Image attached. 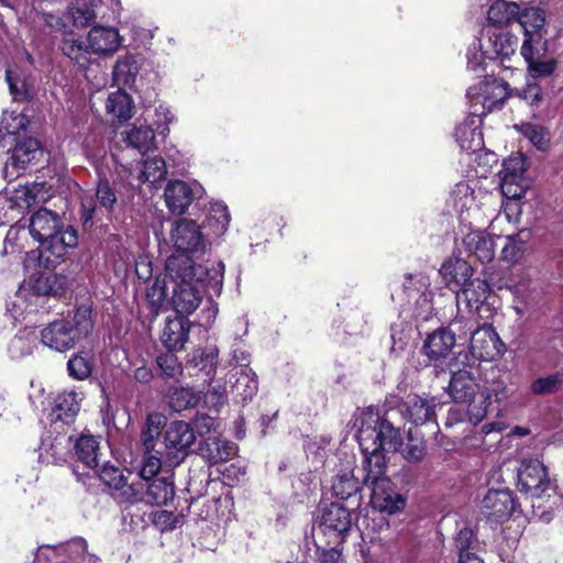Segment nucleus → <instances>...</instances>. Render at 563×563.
I'll list each match as a JSON object with an SVG mask.
<instances>
[{"mask_svg":"<svg viewBox=\"0 0 563 563\" xmlns=\"http://www.w3.org/2000/svg\"><path fill=\"white\" fill-rule=\"evenodd\" d=\"M450 205L465 227H478L484 224L483 214L476 203L474 189L467 183L455 185L450 196Z\"/></svg>","mask_w":563,"mask_h":563,"instance_id":"12","label":"nucleus"},{"mask_svg":"<svg viewBox=\"0 0 563 563\" xmlns=\"http://www.w3.org/2000/svg\"><path fill=\"white\" fill-rule=\"evenodd\" d=\"M453 336V339L462 340L466 339L467 335L475 330L474 321L471 318H466L464 316H456L449 324L448 328Z\"/></svg>","mask_w":563,"mask_h":563,"instance_id":"62","label":"nucleus"},{"mask_svg":"<svg viewBox=\"0 0 563 563\" xmlns=\"http://www.w3.org/2000/svg\"><path fill=\"white\" fill-rule=\"evenodd\" d=\"M60 49L65 56L79 66H86L90 62V55L92 54V51L88 47V42H84L75 36L63 38Z\"/></svg>","mask_w":563,"mask_h":563,"instance_id":"46","label":"nucleus"},{"mask_svg":"<svg viewBox=\"0 0 563 563\" xmlns=\"http://www.w3.org/2000/svg\"><path fill=\"white\" fill-rule=\"evenodd\" d=\"M101 0H73L67 14L73 25L78 29L90 26L97 19V8Z\"/></svg>","mask_w":563,"mask_h":563,"instance_id":"38","label":"nucleus"},{"mask_svg":"<svg viewBox=\"0 0 563 563\" xmlns=\"http://www.w3.org/2000/svg\"><path fill=\"white\" fill-rule=\"evenodd\" d=\"M5 77L14 100L25 101L33 97V88L26 79L15 75L12 70H7Z\"/></svg>","mask_w":563,"mask_h":563,"instance_id":"59","label":"nucleus"},{"mask_svg":"<svg viewBox=\"0 0 563 563\" xmlns=\"http://www.w3.org/2000/svg\"><path fill=\"white\" fill-rule=\"evenodd\" d=\"M519 7L515 2L495 1L487 11V20L494 26H503L516 21Z\"/></svg>","mask_w":563,"mask_h":563,"instance_id":"45","label":"nucleus"},{"mask_svg":"<svg viewBox=\"0 0 563 563\" xmlns=\"http://www.w3.org/2000/svg\"><path fill=\"white\" fill-rule=\"evenodd\" d=\"M99 478L109 487L120 489L124 487V476L120 468L111 465L110 463H104L101 466L98 465L97 468H91Z\"/></svg>","mask_w":563,"mask_h":563,"instance_id":"60","label":"nucleus"},{"mask_svg":"<svg viewBox=\"0 0 563 563\" xmlns=\"http://www.w3.org/2000/svg\"><path fill=\"white\" fill-rule=\"evenodd\" d=\"M87 550V543L84 539H74L67 543L58 545H41L36 552V561H51L53 559L67 555V556H79Z\"/></svg>","mask_w":563,"mask_h":563,"instance_id":"39","label":"nucleus"},{"mask_svg":"<svg viewBox=\"0 0 563 563\" xmlns=\"http://www.w3.org/2000/svg\"><path fill=\"white\" fill-rule=\"evenodd\" d=\"M170 239L177 252L173 256L187 257L192 262L190 255L202 253L205 250L200 227L190 219L181 218L175 221Z\"/></svg>","mask_w":563,"mask_h":563,"instance_id":"9","label":"nucleus"},{"mask_svg":"<svg viewBox=\"0 0 563 563\" xmlns=\"http://www.w3.org/2000/svg\"><path fill=\"white\" fill-rule=\"evenodd\" d=\"M518 488L540 499L551 489V481L547 467L539 460H523L518 468Z\"/></svg>","mask_w":563,"mask_h":563,"instance_id":"11","label":"nucleus"},{"mask_svg":"<svg viewBox=\"0 0 563 563\" xmlns=\"http://www.w3.org/2000/svg\"><path fill=\"white\" fill-rule=\"evenodd\" d=\"M69 376L75 379L84 380L91 375L92 362L88 353L79 352L75 354L67 363Z\"/></svg>","mask_w":563,"mask_h":563,"instance_id":"56","label":"nucleus"},{"mask_svg":"<svg viewBox=\"0 0 563 563\" xmlns=\"http://www.w3.org/2000/svg\"><path fill=\"white\" fill-rule=\"evenodd\" d=\"M88 47L97 56H112L121 46L122 37L118 29L106 25H93L87 34Z\"/></svg>","mask_w":563,"mask_h":563,"instance_id":"19","label":"nucleus"},{"mask_svg":"<svg viewBox=\"0 0 563 563\" xmlns=\"http://www.w3.org/2000/svg\"><path fill=\"white\" fill-rule=\"evenodd\" d=\"M196 441V433L185 421H173L164 434L166 454L172 464H179Z\"/></svg>","mask_w":563,"mask_h":563,"instance_id":"14","label":"nucleus"},{"mask_svg":"<svg viewBox=\"0 0 563 563\" xmlns=\"http://www.w3.org/2000/svg\"><path fill=\"white\" fill-rule=\"evenodd\" d=\"M352 527V512L341 504L332 503L321 509L313 526V536H322L328 544L339 545Z\"/></svg>","mask_w":563,"mask_h":563,"instance_id":"8","label":"nucleus"},{"mask_svg":"<svg viewBox=\"0 0 563 563\" xmlns=\"http://www.w3.org/2000/svg\"><path fill=\"white\" fill-rule=\"evenodd\" d=\"M81 394L76 390H64L54 399L53 416L63 423H70L80 409Z\"/></svg>","mask_w":563,"mask_h":563,"instance_id":"33","label":"nucleus"},{"mask_svg":"<svg viewBox=\"0 0 563 563\" xmlns=\"http://www.w3.org/2000/svg\"><path fill=\"white\" fill-rule=\"evenodd\" d=\"M439 274L449 288L460 290L472 278L473 268L466 261L451 257L441 265Z\"/></svg>","mask_w":563,"mask_h":563,"instance_id":"28","label":"nucleus"},{"mask_svg":"<svg viewBox=\"0 0 563 563\" xmlns=\"http://www.w3.org/2000/svg\"><path fill=\"white\" fill-rule=\"evenodd\" d=\"M431 282L423 274H408L402 284L391 292L393 301L405 320L422 322L433 316Z\"/></svg>","mask_w":563,"mask_h":563,"instance_id":"4","label":"nucleus"},{"mask_svg":"<svg viewBox=\"0 0 563 563\" xmlns=\"http://www.w3.org/2000/svg\"><path fill=\"white\" fill-rule=\"evenodd\" d=\"M478 390L479 384L468 368H451L448 394L455 402H473Z\"/></svg>","mask_w":563,"mask_h":563,"instance_id":"20","label":"nucleus"},{"mask_svg":"<svg viewBox=\"0 0 563 563\" xmlns=\"http://www.w3.org/2000/svg\"><path fill=\"white\" fill-rule=\"evenodd\" d=\"M404 413L415 424H423L434 418V400L409 395L404 404Z\"/></svg>","mask_w":563,"mask_h":563,"instance_id":"37","label":"nucleus"},{"mask_svg":"<svg viewBox=\"0 0 563 563\" xmlns=\"http://www.w3.org/2000/svg\"><path fill=\"white\" fill-rule=\"evenodd\" d=\"M16 191H22L24 203L29 209L34 203L45 202L52 197V186L46 185L44 181H34L31 185L21 186L15 188Z\"/></svg>","mask_w":563,"mask_h":563,"instance_id":"53","label":"nucleus"},{"mask_svg":"<svg viewBox=\"0 0 563 563\" xmlns=\"http://www.w3.org/2000/svg\"><path fill=\"white\" fill-rule=\"evenodd\" d=\"M139 74V66L132 55L119 58L113 67L112 77L118 87L134 88Z\"/></svg>","mask_w":563,"mask_h":563,"instance_id":"43","label":"nucleus"},{"mask_svg":"<svg viewBox=\"0 0 563 563\" xmlns=\"http://www.w3.org/2000/svg\"><path fill=\"white\" fill-rule=\"evenodd\" d=\"M391 334V351L399 353L406 349L411 339V329L404 327V324H394L390 329Z\"/></svg>","mask_w":563,"mask_h":563,"instance_id":"64","label":"nucleus"},{"mask_svg":"<svg viewBox=\"0 0 563 563\" xmlns=\"http://www.w3.org/2000/svg\"><path fill=\"white\" fill-rule=\"evenodd\" d=\"M174 482L169 477H159L152 482L146 481L145 504L166 506L174 499Z\"/></svg>","mask_w":563,"mask_h":563,"instance_id":"40","label":"nucleus"},{"mask_svg":"<svg viewBox=\"0 0 563 563\" xmlns=\"http://www.w3.org/2000/svg\"><path fill=\"white\" fill-rule=\"evenodd\" d=\"M25 289V287L20 286L13 298L7 302V311L15 321H19L25 313H31L37 308L38 302Z\"/></svg>","mask_w":563,"mask_h":563,"instance_id":"47","label":"nucleus"},{"mask_svg":"<svg viewBox=\"0 0 563 563\" xmlns=\"http://www.w3.org/2000/svg\"><path fill=\"white\" fill-rule=\"evenodd\" d=\"M36 343V335L33 331H20L11 341L8 347L12 360H21L32 354Z\"/></svg>","mask_w":563,"mask_h":563,"instance_id":"49","label":"nucleus"},{"mask_svg":"<svg viewBox=\"0 0 563 563\" xmlns=\"http://www.w3.org/2000/svg\"><path fill=\"white\" fill-rule=\"evenodd\" d=\"M230 221V212L224 202L213 201L210 203L206 227L211 230L213 236H222L228 231Z\"/></svg>","mask_w":563,"mask_h":563,"instance_id":"44","label":"nucleus"},{"mask_svg":"<svg viewBox=\"0 0 563 563\" xmlns=\"http://www.w3.org/2000/svg\"><path fill=\"white\" fill-rule=\"evenodd\" d=\"M543 51L541 36L531 35L523 40L520 53L528 64L530 75L534 78L550 76L556 67L555 58L545 57Z\"/></svg>","mask_w":563,"mask_h":563,"instance_id":"17","label":"nucleus"},{"mask_svg":"<svg viewBox=\"0 0 563 563\" xmlns=\"http://www.w3.org/2000/svg\"><path fill=\"white\" fill-rule=\"evenodd\" d=\"M190 324L185 317L167 318L162 331V343L168 350H181L188 340Z\"/></svg>","mask_w":563,"mask_h":563,"instance_id":"30","label":"nucleus"},{"mask_svg":"<svg viewBox=\"0 0 563 563\" xmlns=\"http://www.w3.org/2000/svg\"><path fill=\"white\" fill-rule=\"evenodd\" d=\"M70 438L64 434L45 435L38 445V461L45 464H57L66 461L69 452Z\"/></svg>","mask_w":563,"mask_h":563,"instance_id":"24","label":"nucleus"},{"mask_svg":"<svg viewBox=\"0 0 563 563\" xmlns=\"http://www.w3.org/2000/svg\"><path fill=\"white\" fill-rule=\"evenodd\" d=\"M530 187L528 177L503 175L500 181L501 195L508 200H519Z\"/></svg>","mask_w":563,"mask_h":563,"instance_id":"54","label":"nucleus"},{"mask_svg":"<svg viewBox=\"0 0 563 563\" xmlns=\"http://www.w3.org/2000/svg\"><path fill=\"white\" fill-rule=\"evenodd\" d=\"M106 111L113 120L120 123L126 122L135 112L134 101L128 92L119 88L109 93L106 100Z\"/></svg>","mask_w":563,"mask_h":563,"instance_id":"35","label":"nucleus"},{"mask_svg":"<svg viewBox=\"0 0 563 563\" xmlns=\"http://www.w3.org/2000/svg\"><path fill=\"white\" fill-rule=\"evenodd\" d=\"M386 461L374 455L366 464H362L363 483L371 490V504L374 509L394 515L404 509L405 498L397 492L394 483L386 473Z\"/></svg>","mask_w":563,"mask_h":563,"instance_id":"5","label":"nucleus"},{"mask_svg":"<svg viewBox=\"0 0 563 563\" xmlns=\"http://www.w3.org/2000/svg\"><path fill=\"white\" fill-rule=\"evenodd\" d=\"M198 401L199 396L190 388H175L169 395V406L177 412L195 407Z\"/></svg>","mask_w":563,"mask_h":563,"instance_id":"57","label":"nucleus"},{"mask_svg":"<svg viewBox=\"0 0 563 563\" xmlns=\"http://www.w3.org/2000/svg\"><path fill=\"white\" fill-rule=\"evenodd\" d=\"M518 23L525 32V38L531 35L541 36L540 29L544 25L545 19L543 12L538 8L525 9L518 14Z\"/></svg>","mask_w":563,"mask_h":563,"instance_id":"51","label":"nucleus"},{"mask_svg":"<svg viewBox=\"0 0 563 563\" xmlns=\"http://www.w3.org/2000/svg\"><path fill=\"white\" fill-rule=\"evenodd\" d=\"M525 232H520L517 235L508 234L505 240V244L501 249V258L509 263H516L521 260L527 251L526 241L528 234L523 238Z\"/></svg>","mask_w":563,"mask_h":563,"instance_id":"52","label":"nucleus"},{"mask_svg":"<svg viewBox=\"0 0 563 563\" xmlns=\"http://www.w3.org/2000/svg\"><path fill=\"white\" fill-rule=\"evenodd\" d=\"M505 345L490 324L477 327L471 335L470 352L478 361H492L504 353Z\"/></svg>","mask_w":563,"mask_h":563,"instance_id":"16","label":"nucleus"},{"mask_svg":"<svg viewBox=\"0 0 563 563\" xmlns=\"http://www.w3.org/2000/svg\"><path fill=\"white\" fill-rule=\"evenodd\" d=\"M475 147L466 148L462 159L470 165L478 177H486L487 173L498 163L494 151L487 150L484 143H475Z\"/></svg>","mask_w":563,"mask_h":563,"instance_id":"31","label":"nucleus"},{"mask_svg":"<svg viewBox=\"0 0 563 563\" xmlns=\"http://www.w3.org/2000/svg\"><path fill=\"white\" fill-rule=\"evenodd\" d=\"M154 143H128L131 151H137L143 156V167L140 174V180L154 187L165 179L167 169L165 161L155 155Z\"/></svg>","mask_w":563,"mask_h":563,"instance_id":"18","label":"nucleus"},{"mask_svg":"<svg viewBox=\"0 0 563 563\" xmlns=\"http://www.w3.org/2000/svg\"><path fill=\"white\" fill-rule=\"evenodd\" d=\"M166 277L173 284L172 302L180 314H191L205 296L219 295L222 275L216 269L195 265L187 257L169 256L165 265Z\"/></svg>","mask_w":563,"mask_h":563,"instance_id":"1","label":"nucleus"},{"mask_svg":"<svg viewBox=\"0 0 563 563\" xmlns=\"http://www.w3.org/2000/svg\"><path fill=\"white\" fill-rule=\"evenodd\" d=\"M9 157L5 167L24 169L31 164H35L44 156V150L41 143H15L13 148L8 150Z\"/></svg>","mask_w":563,"mask_h":563,"instance_id":"32","label":"nucleus"},{"mask_svg":"<svg viewBox=\"0 0 563 563\" xmlns=\"http://www.w3.org/2000/svg\"><path fill=\"white\" fill-rule=\"evenodd\" d=\"M455 343L456 341L451 332L440 328L427 336L422 345V352L429 360L437 362L446 358Z\"/></svg>","mask_w":563,"mask_h":563,"instance_id":"27","label":"nucleus"},{"mask_svg":"<svg viewBox=\"0 0 563 563\" xmlns=\"http://www.w3.org/2000/svg\"><path fill=\"white\" fill-rule=\"evenodd\" d=\"M466 251L482 263H489L496 254L495 238L481 229L471 230L463 239Z\"/></svg>","mask_w":563,"mask_h":563,"instance_id":"22","label":"nucleus"},{"mask_svg":"<svg viewBox=\"0 0 563 563\" xmlns=\"http://www.w3.org/2000/svg\"><path fill=\"white\" fill-rule=\"evenodd\" d=\"M75 454L87 468H97L100 456V440L90 434H82L75 444Z\"/></svg>","mask_w":563,"mask_h":563,"instance_id":"41","label":"nucleus"},{"mask_svg":"<svg viewBox=\"0 0 563 563\" xmlns=\"http://www.w3.org/2000/svg\"><path fill=\"white\" fill-rule=\"evenodd\" d=\"M45 255L42 250L36 249L25 254L23 266L25 278L20 285L37 302L41 297L51 295L49 271L56 267L60 260Z\"/></svg>","mask_w":563,"mask_h":563,"instance_id":"7","label":"nucleus"},{"mask_svg":"<svg viewBox=\"0 0 563 563\" xmlns=\"http://www.w3.org/2000/svg\"><path fill=\"white\" fill-rule=\"evenodd\" d=\"M490 287L486 280L471 278L459 291H456V303L459 309L462 305L468 311H477L486 301Z\"/></svg>","mask_w":563,"mask_h":563,"instance_id":"23","label":"nucleus"},{"mask_svg":"<svg viewBox=\"0 0 563 563\" xmlns=\"http://www.w3.org/2000/svg\"><path fill=\"white\" fill-rule=\"evenodd\" d=\"M332 490L340 499H347L358 490V481L355 478L352 467L349 466L335 475Z\"/></svg>","mask_w":563,"mask_h":563,"instance_id":"48","label":"nucleus"},{"mask_svg":"<svg viewBox=\"0 0 563 563\" xmlns=\"http://www.w3.org/2000/svg\"><path fill=\"white\" fill-rule=\"evenodd\" d=\"M29 232L42 245L43 253L56 260L64 258L78 244L77 231L65 225L62 217L47 208H41L31 216Z\"/></svg>","mask_w":563,"mask_h":563,"instance_id":"2","label":"nucleus"},{"mask_svg":"<svg viewBox=\"0 0 563 563\" xmlns=\"http://www.w3.org/2000/svg\"><path fill=\"white\" fill-rule=\"evenodd\" d=\"M516 507L512 493L508 488L487 490L479 504L481 514L495 523L507 520Z\"/></svg>","mask_w":563,"mask_h":563,"instance_id":"15","label":"nucleus"},{"mask_svg":"<svg viewBox=\"0 0 563 563\" xmlns=\"http://www.w3.org/2000/svg\"><path fill=\"white\" fill-rule=\"evenodd\" d=\"M503 394L504 387L501 384L484 388L481 393V401L478 404L467 402V410L456 406L451 407L448 412L445 424L448 427H452L459 422L467 420L473 426H477L485 419L493 399L498 401Z\"/></svg>","mask_w":563,"mask_h":563,"instance_id":"10","label":"nucleus"},{"mask_svg":"<svg viewBox=\"0 0 563 563\" xmlns=\"http://www.w3.org/2000/svg\"><path fill=\"white\" fill-rule=\"evenodd\" d=\"M235 382L232 385V393L236 401L245 404L253 399L258 390V380L251 367L234 369Z\"/></svg>","mask_w":563,"mask_h":563,"instance_id":"34","label":"nucleus"},{"mask_svg":"<svg viewBox=\"0 0 563 563\" xmlns=\"http://www.w3.org/2000/svg\"><path fill=\"white\" fill-rule=\"evenodd\" d=\"M200 455L211 464L230 461L238 454L234 442L210 435L199 448Z\"/></svg>","mask_w":563,"mask_h":563,"instance_id":"29","label":"nucleus"},{"mask_svg":"<svg viewBox=\"0 0 563 563\" xmlns=\"http://www.w3.org/2000/svg\"><path fill=\"white\" fill-rule=\"evenodd\" d=\"M482 120L478 115H468L455 130L456 141H482L484 134L481 130Z\"/></svg>","mask_w":563,"mask_h":563,"instance_id":"55","label":"nucleus"},{"mask_svg":"<svg viewBox=\"0 0 563 563\" xmlns=\"http://www.w3.org/2000/svg\"><path fill=\"white\" fill-rule=\"evenodd\" d=\"M158 367L164 376L176 378L183 373L181 364L172 353L162 354L156 360Z\"/></svg>","mask_w":563,"mask_h":563,"instance_id":"63","label":"nucleus"},{"mask_svg":"<svg viewBox=\"0 0 563 563\" xmlns=\"http://www.w3.org/2000/svg\"><path fill=\"white\" fill-rule=\"evenodd\" d=\"M155 131L139 119L133 124V128L128 132L126 141H154L156 135L165 139L169 133L168 123L173 120V114L169 109L159 106L155 110Z\"/></svg>","mask_w":563,"mask_h":563,"instance_id":"21","label":"nucleus"},{"mask_svg":"<svg viewBox=\"0 0 563 563\" xmlns=\"http://www.w3.org/2000/svg\"><path fill=\"white\" fill-rule=\"evenodd\" d=\"M563 384V375L552 374L539 377L531 383L530 390L534 395H547L558 391Z\"/></svg>","mask_w":563,"mask_h":563,"instance_id":"61","label":"nucleus"},{"mask_svg":"<svg viewBox=\"0 0 563 563\" xmlns=\"http://www.w3.org/2000/svg\"><path fill=\"white\" fill-rule=\"evenodd\" d=\"M483 43L485 44L484 53L487 58H507L516 52L518 38L508 32L488 30L487 41Z\"/></svg>","mask_w":563,"mask_h":563,"instance_id":"26","label":"nucleus"},{"mask_svg":"<svg viewBox=\"0 0 563 563\" xmlns=\"http://www.w3.org/2000/svg\"><path fill=\"white\" fill-rule=\"evenodd\" d=\"M29 119L26 115L18 112H3L0 121V139L7 136H20L26 131Z\"/></svg>","mask_w":563,"mask_h":563,"instance_id":"50","label":"nucleus"},{"mask_svg":"<svg viewBox=\"0 0 563 563\" xmlns=\"http://www.w3.org/2000/svg\"><path fill=\"white\" fill-rule=\"evenodd\" d=\"M203 194L205 189L199 183L175 179L167 183L164 200L170 213L180 216L187 212L194 200L199 199Z\"/></svg>","mask_w":563,"mask_h":563,"instance_id":"13","label":"nucleus"},{"mask_svg":"<svg viewBox=\"0 0 563 563\" xmlns=\"http://www.w3.org/2000/svg\"><path fill=\"white\" fill-rule=\"evenodd\" d=\"M356 423L357 440L363 452L362 464H366L374 455H379L386 461L384 451H398L401 448L402 438L399 429L393 427L377 409H364Z\"/></svg>","mask_w":563,"mask_h":563,"instance_id":"3","label":"nucleus"},{"mask_svg":"<svg viewBox=\"0 0 563 563\" xmlns=\"http://www.w3.org/2000/svg\"><path fill=\"white\" fill-rule=\"evenodd\" d=\"M507 288L514 297L512 308L516 314L520 318L525 317L536 301V290L532 287L531 278L528 275H521L517 280H512Z\"/></svg>","mask_w":563,"mask_h":563,"instance_id":"25","label":"nucleus"},{"mask_svg":"<svg viewBox=\"0 0 563 563\" xmlns=\"http://www.w3.org/2000/svg\"><path fill=\"white\" fill-rule=\"evenodd\" d=\"M166 279H168L166 276L164 279L156 278L146 289V300L153 314L158 313L166 300Z\"/></svg>","mask_w":563,"mask_h":563,"instance_id":"58","label":"nucleus"},{"mask_svg":"<svg viewBox=\"0 0 563 563\" xmlns=\"http://www.w3.org/2000/svg\"><path fill=\"white\" fill-rule=\"evenodd\" d=\"M91 308L79 306L71 320H57L49 323L41 333L42 342L58 352L71 349L92 330Z\"/></svg>","mask_w":563,"mask_h":563,"instance_id":"6","label":"nucleus"},{"mask_svg":"<svg viewBox=\"0 0 563 563\" xmlns=\"http://www.w3.org/2000/svg\"><path fill=\"white\" fill-rule=\"evenodd\" d=\"M166 426V417L158 412L148 413L142 428L141 441L145 453L153 452L163 428Z\"/></svg>","mask_w":563,"mask_h":563,"instance_id":"42","label":"nucleus"},{"mask_svg":"<svg viewBox=\"0 0 563 563\" xmlns=\"http://www.w3.org/2000/svg\"><path fill=\"white\" fill-rule=\"evenodd\" d=\"M21 195L15 188L0 192V227L15 221L27 209Z\"/></svg>","mask_w":563,"mask_h":563,"instance_id":"36","label":"nucleus"}]
</instances>
